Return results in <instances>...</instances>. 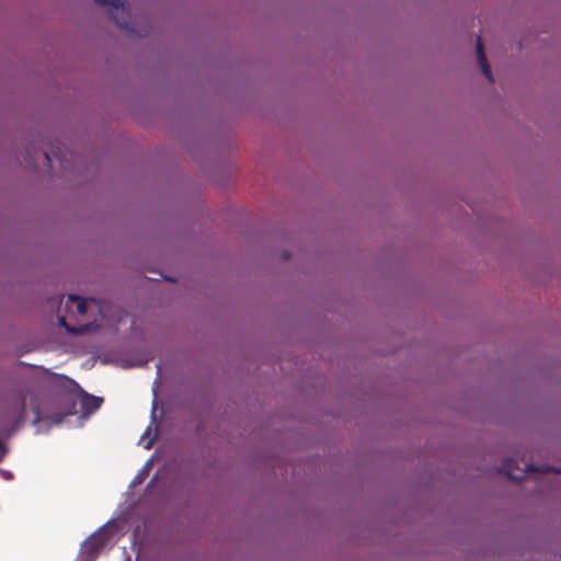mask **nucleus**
Segmentation results:
<instances>
[{
	"mask_svg": "<svg viewBox=\"0 0 561 561\" xmlns=\"http://www.w3.org/2000/svg\"><path fill=\"white\" fill-rule=\"evenodd\" d=\"M101 5H110V16L114 23L130 33L135 30L129 21L130 12L125 1L123 0H95Z\"/></svg>",
	"mask_w": 561,
	"mask_h": 561,
	"instance_id": "nucleus-1",
	"label": "nucleus"
},
{
	"mask_svg": "<svg viewBox=\"0 0 561 561\" xmlns=\"http://www.w3.org/2000/svg\"><path fill=\"white\" fill-rule=\"evenodd\" d=\"M477 58H478V62L482 69L483 75L491 83H493L494 78H493V75L491 71V67L488 64L486 56L483 50L481 37H478V39H477Z\"/></svg>",
	"mask_w": 561,
	"mask_h": 561,
	"instance_id": "nucleus-6",
	"label": "nucleus"
},
{
	"mask_svg": "<svg viewBox=\"0 0 561 561\" xmlns=\"http://www.w3.org/2000/svg\"><path fill=\"white\" fill-rule=\"evenodd\" d=\"M58 323L60 327L65 328V330L69 333H75V334H78V333H83L85 331V327L84 325H81V327H72L70 324L67 323V320H66V317L65 316H58Z\"/></svg>",
	"mask_w": 561,
	"mask_h": 561,
	"instance_id": "nucleus-8",
	"label": "nucleus"
},
{
	"mask_svg": "<svg viewBox=\"0 0 561 561\" xmlns=\"http://www.w3.org/2000/svg\"><path fill=\"white\" fill-rule=\"evenodd\" d=\"M106 543V536L104 533H95L91 535L82 545L85 553L93 556L96 554Z\"/></svg>",
	"mask_w": 561,
	"mask_h": 561,
	"instance_id": "nucleus-3",
	"label": "nucleus"
},
{
	"mask_svg": "<svg viewBox=\"0 0 561 561\" xmlns=\"http://www.w3.org/2000/svg\"><path fill=\"white\" fill-rule=\"evenodd\" d=\"M65 310L71 314L83 316L87 313V301L77 295H69L65 302Z\"/></svg>",
	"mask_w": 561,
	"mask_h": 561,
	"instance_id": "nucleus-5",
	"label": "nucleus"
},
{
	"mask_svg": "<svg viewBox=\"0 0 561 561\" xmlns=\"http://www.w3.org/2000/svg\"><path fill=\"white\" fill-rule=\"evenodd\" d=\"M284 259H285V260H288V259H289V254H288V253H285V254H284Z\"/></svg>",
	"mask_w": 561,
	"mask_h": 561,
	"instance_id": "nucleus-12",
	"label": "nucleus"
},
{
	"mask_svg": "<svg viewBox=\"0 0 561 561\" xmlns=\"http://www.w3.org/2000/svg\"><path fill=\"white\" fill-rule=\"evenodd\" d=\"M5 453H7V448H5L4 444L0 440V461L4 457Z\"/></svg>",
	"mask_w": 561,
	"mask_h": 561,
	"instance_id": "nucleus-9",
	"label": "nucleus"
},
{
	"mask_svg": "<svg viewBox=\"0 0 561 561\" xmlns=\"http://www.w3.org/2000/svg\"><path fill=\"white\" fill-rule=\"evenodd\" d=\"M48 375H49V382L56 389L66 390L68 392H73L77 389H79V385L75 380L68 378L67 376L55 374V373H48Z\"/></svg>",
	"mask_w": 561,
	"mask_h": 561,
	"instance_id": "nucleus-4",
	"label": "nucleus"
},
{
	"mask_svg": "<svg viewBox=\"0 0 561 561\" xmlns=\"http://www.w3.org/2000/svg\"><path fill=\"white\" fill-rule=\"evenodd\" d=\"M102 402V398L85 393L82 398L81 405L84 412L92 413L101 407Z\"/></svg>",
	"mask_w": 561,
	"mask_h": 561,
	"instance_id": "nucleus-7",
	"label": "nucleus"
},
{
	"mask_svg": "<svg viewBox=\"0 0 561 561\" xmlns=\"http://www.w3.org/2000/svg\"><path fill=\"white\" fill-rule=\"evenodd\" d=\"M150 447H151V444H150V443H148V444H147V446H146V448H147V449H149Z\"/></svg>",
	"mask_w": 561,
	"mask_h": 561,
	"instance_id": "nucleus-13",
	"label": "nucleus"
},
{
	"mask_svg": "<svg viewBox=\"0 0 561 561\" xmlns=\"http://www.w3.org/2000/svg\"><path fill=\"white\" fill-rule=\"evenodd\" d=\"M501 471L504 472L510 479L516 480V481L523 480L525 478L526 472H540V473L560 472L559 470H556L551 466H543L541 468H537L533 463H527L526 469H518L517 461L512 458H507L504 460Z\"/></svg>",
	"mask_w": 561,
	"mask_h": 561,
	"instance_id": "nucleus-2",
	"label": "nucleus"
},
{
	"mask_svg": "<svg viewBox=\"0 0 561 561\" xmlns=\"http://www.w3.org/2000/svg\"><path fill=\"white\" fill-rule=\"evenodd\" d=\"M44 158H45V160H46L48 163H50V162H51V160H50V156H49L47 152H44Z\"/></svg>",
	"mask_w": 561,
	"mask_h": 561,
	"instance_id": "nucleus-10",
	"label": "nucleus"
},
{
	"mask_svg": "<svg viewBox=\"0 0 561 561\" xmlns=\"http://www.w3.org/2000/svg\"><path fill=\"white\" fill-rule=\"evenodd\" d=\"M24 407H25V400L21 399V402H20L21 410H24Z\"/></svg>",
	"mask_w": 561,
	"mask_h": 561,
	"instance_id": "nucleus-11",
	"label": "nucleus"
}]
</instances>
